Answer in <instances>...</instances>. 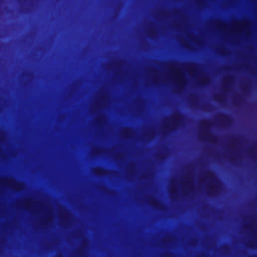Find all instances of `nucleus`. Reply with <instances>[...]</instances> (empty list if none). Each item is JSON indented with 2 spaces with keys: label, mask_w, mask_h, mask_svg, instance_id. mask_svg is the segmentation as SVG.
I'll list each match as a JSON object with an SVG mask.
<instances>
[{
  "label": "nucleus",
  "mask_w": 257,
  "mask_h": 257,
  "mask_svg": "<svg viewBox=\"0 0 257 257\" xmlns=\"http://www.w3.org/2000/svg\"><path fill=\"white\" fill-rule=\"evenodd\" d=\"M217 25L220 29L223 31L228 30L231 27L235 30H240L245 28V24L244 22H241L233 24L232 26H230L224 23H218Z\"/></svg>",
  "instance_id": "nucleus-3"
},
{
  "label": "nucleus",
  "mask_w": 257,
  "mask_h": 257,
  "mask_svg": "<svg viewBox=\"0 0 257 257\" xmlns=\"http://www.w3.org/2000/svg\"><path fill=\"white\" fill-rule=\"evenodd\" d=\"M170 71L176 83L181 87H184L185 84V79L181 68L178 67H173Z\"/></svg>",
  "instance_id": "nucleus-1"
},
{
  "label": "nucleus",
  "mask_w": 257,
  "mask_h": 257,
  "mask_svg": "<svg viewBox=\"0 0 257 257\" xmlns=\"http://www.w3.org/2000/svg\"><path fill=\"white\" fill-rule=\"evenodd\" d=\"M1 181L4 184L9 186L11 188L16 191H22L25 188L24 183L17 181L13 178L3 179Z\"/></svg>",
  "instance_id": "nucleus-2"
}]
</instances>
